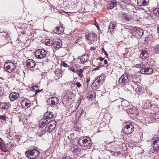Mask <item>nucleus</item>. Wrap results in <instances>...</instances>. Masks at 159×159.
I'll return each instance as SVG.
<instances>
[{
	"instance_id": "obj_10",
	"label": "nucleus",
	"mask_w": 159,
	"mask_h": 159,
	"mask_svg": "<svg viewBox=\"0 0 159 159\" xmlns=\"http://www.w3.org/2000/svg\"><path fill=\"white\" fill-rule=\"evenodd\" d=\"M152 148L154 150L159 151V137H156L152 140Z\"/></svg>"
},
{
	"instance_id": "obj_40",
	"label": "nucleus",
	"mask_w": 159,
	"mask_h": 159,
	"mask_svg": "<svg viewBox=\"0 0 159 159\" xmlns=\"http://www.w3.org/2000/svg\"><path fill=\"white\" fill-rule=\"evenodd\" d=\"M133 33V30L132 32H130L129 34V37L131 38H133L134 37H135V36H134L133 35H132Z\"/></svg>"
},
{
	"instance_id": "obj_48",
	"label": "nucleus",
	"mask_w": 159,
	"mask_h": 159,
	"mask_svg": "<svg viewBox=\"0 0 159 159\" xmlns=\"http://www.w3.org/2000/svg\"><path fill=\"white\" fill-rule=\"evenodd\" d=\"M95 48L94 47H91L90 50H95Z\"/></svg>"
},
{
	"instance_id": "obj_28",
	"label": "nucleus",
	"mask_w": 159,
	"mask_h": 159,
	"mask_svg": "<svg viewBox=\"0 0 159 159\" xmlns=\"http://www.w3.org/2000/svg\"><path fill=\"white\" fill-rule=\"evenodd\" d=\"M1 107L3 109H7L8 108V105L5 102L1 103L0 104Z\"/></svg>"
},
{
	"instance_id": "obj_49",
	"label": "nucleus",
	"mask_w": 159,
	"mask_h": 159,
	"mask_svg": "<svg viewBox=\"0 0 159 159\" xmlns=\"http://www.w3.org/2000/svg\"><path fill=\"white\" fill-rule=\"evenodd\" d=\"M104 64H106L107 63V60H104Z\"/></svg>"
},
{
	"instance_id": "obj_31",
	"label": "nucleus",
	"mask_w": 159,
	"mask_h": 159,
	"mask_svg": "<svg viewBox=\"0 0 159 159\" xmlns=\"http://www.w3.org/2000/svg\"><path fill=\"white\" fill-rule=\"evenodd\" d=\"M116 2H114L111 3H110L108 5L107 8L108 9H111L113 8L115 6H116Z\"/></svg>"
},
{
	"instance_id": "obj_25",
	"label": "nucleus",
	"mask_w": 159,
	"mask_h": 159,
	"mask_svg": "<svg viewBox=\"0 0 159 159\" xmlns=\"http://www.w3.org/2000/svg\"><path fill=\"white\" fill-rule=\"evenodd\" d=\"M46 131L45 129L44 130L42 128H40L37 132V135L39 136H41L46 133Z\"/></svg>"
},
{
	"instance_id": "obj_21",
	"label": "nucleus",
	"mask_w": 159,
	"mask_h": 159,
	"mask_svg": "<svg viewBox=\"0 0 159 159\" xmlns=\"http://www.w3.org/2000/svg\"><path fill=\"white\" fill-rule=\"evenodd\" d=\"M121 100L122 99L119 98L114 101V103L115 106L120 110V107L121 106Z\"/></svg>"
},
{
	"instance_id": "obj_6",
	"label": "nucleus",
	"mask_w": 159,
	"mask_h": 159,
	"mask_svg": "<svg viewBox=\"0 0 159 159\" xmlns=\"http://www.w3.org/2000/svg\"><path fill=\"white\" fill-rule=\"evenodd\" d=\"M123 128V131L127 134H131L134 130V127L130 123H125Z\"/></svg>"
},
{
	"instance_id": "obj_46",
	"label": "nucleus",
	"mask_w": 159,
	"mask_h": 159,
	"mask_svg": "<svg viewBox=\"0 0 159 159\" xmlns=\"http://www.w3.org/2000/svg\"><path fill=\"white\" fill-rule=\"evenodd\" d=\"M94 25L97 27L98 29L99 30V27L98 25V24L97 22H95L94 23Z\"/></svg>"
},
{
	"instance_id": "obj_20",
	"label": "nucleus",
	"mask_w": 159,
	"mask_h": 159,
	"mask_svg": "<svg viewBox=\"0 0 159 159\" xmlns=\"http://www.w3.org/2000/svg\"><path fill=\"white\" fill-rule=\"evenodd\" d=\"M122 103L121 106L120 107V110L125 109L126 107H127L129 104V102L126 100H123L122 99L121 100Z\"/></svg>"
},
{
	"instance_id": "obj_4",
	"label": "nucleus",
	"mask_w": 159,
	"mask_h": 159,
	"mask_svg": "<svg viewBox=\"0 0 159 159\" xmlns=\"http://www.w3.org/2000/svg\"><path fill=\"white\" fill-rule=\"evenodd\" d=\"M39 154V152L38 150L33 149L29 150L25 152L26 156L29 158L34 159L38 157Z\"/></svg>"
},
{
	"instance_id": "obj_56",
	"label": "nucleus",
	"mask_w": 159,
	"mask_h": 159,
	"mask_svg": "<svg viewBox=\"0 0 159 159\" xmlns=\"http://www.w3.org/2000/svg\"><path fill=\"white\" fill-rule=\"evenodd\" d=\"M64 159H67V158H65Z\"/></svg>"
},
{
	"instance_id": "obj_33",
	"label": "nucleus",
	"mask_w": 159,
	"mask_h": 159,
	"mask_svg": "<svg viewBox=\"0 0 159 159\" xmlns=\"http://www.w3.org/2000/svg\"><path fill=\"white\" fill-rule=\"evenodd\" d=\"M141 55L144 57H147L148 56V52L146 51H143L141 52Z\"/></svg>"
},
{
	"instance_id": "obj_38",
	"label": "nucleus",
	"mask_w": 159,
	"mask_h": 159,
	"mask_svg": "<svg viewBox=\"0 0 159 159\" xmlns=\"http://www.w3.org/2000/svg\"><path fill=\"white\" fill-rule=\"evenodd\" d=\"M0 118L3 120H5L6 119V117L5 115H0Z\"/></svg>"
},
{
	"instance_id": "obj_34",
	"label": "nucleus",
	"mask_w": 159,
	"mask_h": 159,
	"mask_svg": "<svg viewBox=\"0 0 159 159\" xmlns=\"http://www.w3.org/2000/svg\"><path fill=\"white\" fill-rule=\"evenodd\" d=\"M22 103L24 104L25 106L27 108H28L29 107L30 105V103L29 102H26L25 100H24L22 102Z\"/></svg>"
},
{
	"instance_id": "obj_15",
	"label": "nucleus",
	"mask_w": 159,
	"mask_h": 159,
	"mask_svg": "<svg viewBox=\"0 0 159 159\" xmlns=\"http://www.w3.org/2000/svg\"><path fill=\"white\" fill-rule=\"evenodd\" d=\"M26 63L28 67L31 68L35 66V61L32 59H28L26 61Z\"/></svg>"
},
{
	"instance_id": "obj_36",
	"label": "nucleus",
	"mask_w": 159,
	"mask_h": 159,
	"mask_svg": "<svg viewBox=\"0 0 159 159\" xmlns=\"http://www.w3.org/2000/svg\"><path fill=\"white\" fill-rule=\"evenodd\" d=\"M38 88V86H34V89L35 90L36 93H35V94H36L38 92H40L41 90H39L37 89Z\"/></svg>"
},
{
	"instance_id": "obj_11",
	"label": "nucleus",
	"mask_w": 159,
	"mask_h": 159,
	"mask_svg": "<svg viewBox=\"0 0 159 159\" xmlns=\"http://www.w3.org/2000/svg\"><path fill=\"white\" fill-rule=\"evenodd\" d=\"M59 102L58 98L56 97H52L49 98L47 100L48 103L50 105H54L57 104Z\"/></svg>"
},
{
	"instance_id": "obj_14",
	"label": "nucleus",
	"mask_w": 159,
	"mask_h": 159,
	"mask_svg": "<svg viewBox=\"0 0 159 159\" xmlns=\"http://www.w3.org/2000/svg\"><path fill=\"white\" fill-rule=\"evenodd\" d=\"M127 112L128 113H130L135 116L139 114V111L138 109L134 107H132L126 110Z\"/></svg>"
},
{
	"instance_id": "obj_13",
	"label": "nucleus",
	"mask_w": 159,
	"mask_h": 159,
	"mask_svg": "<svg viewBox=\"0 0 159 159\" xmlns=\"http://www.w3.org/2000/svg\"><path fill=\"white\" fill-rule=\"evenodd\" d=\"M19 97V93L16 92L11 93L9 96V98L12 101L17 100Z\"/></svg>"
},
{
	"instance_id": "obj_18",
	"label": "nucleus",
	"mask_w": 159,
	"mask_h": 159,
	"mask_svg": "<svg viewBox=\"0 0 159 159\" xmlns=\"http://www.w3.org/2000/svg\"><path fill=\"white\" fill-rule=\"evenodd\" d=\"M89 59V56L87 54L83 55L78 58V59H80L81 61V63H84L86 62Z\"/></svg>"
},
{
	"instance_id": "obj_39",
	"label": "nucleus",
	"mask_w": 159,
	"mask_h": 159,
	"mask_svg": "<svg viewBox=\"0 0 159 159\" xmlns=\"http://www.w3.org/2000/svg\"><path fill=\"white\" fill-rule=\"evenodd\" d=\"M61 64L62 66L64 67H67L68 66V67H69V66L67 65V64L64 62H62L61 63Z\"/></svg>"
},
{
	"instance_id": "obj_50",
	"label": "nucleus",
	"mask_w": 159,
	"mask_h": 159,
	"mask_svg": "<svg viewBox=\"0 0 159 159\" xmlns=\"http://www.w3.org/2000/svg\"><path fill=\"white\" fill-rule=\"evenodd\" d=\"M89 80H90V78H88L87 80L86 81L87 82V83L89 82Z\"/></svg>"
},
{
	"instance_id": "obj_44",
	"label": "nucleus",
	"mask_w": 159,
	"mask_h": 159,
	"mask_svg": "<svg viewBox=\"0 0 159 159\" xmlns=\"http://www.w3.org/2000/svg\"><path fill=\"white\" fill-rule=\"evenodd\" d=\"M76 85L79 88H80L81 86V84L79 82H76Z\"/></svg>"
},
{
	"instance_id": "obj_54",
	"label": "nucleus",
	"mask_w": 159,
	"mask_h": 159,
	"mask_svg": "<svg viewBox=\"0 0 159 159\" xmlns=\"http://www.w3.org/2000/svg\"><path fill=\"white\" fill-rule=\"evenodd\" d=\"M157 30L158 33H159V27L158 28H157Z\"/></svg>"
},
{
	"instance_id": "obj_17",
	"label": "nucleus",
	"mask_w": 159,
	"mask_h": 159,
	"mask_svg": "<svg viewBox=\"0 0 159 159\" xmlns=\"http://www.w3.org/2000/svg\"><path fill=\"white\" fill-rule=\"evenodd\" d=\"M86 39L90 41L91 43L93 44L95 40V35L94 34H90L86 35Z\"/></svg>"
},
{
	"instance_id": "obj_19",
	"label": "nucleus",
	"mask_w": 159,
	"mask_h": 159,
	"mask_svg": "<svg viewBox=\"0 0 159 159\" xmlns=\"http://www.w3.org/2000/svg\"><path fill=\"white\" fill-rule=\"evenodd\" d=\"M149 0H137V3L139 6H146L148 4Z\"/></svg>"
},
{
	"instance_id": "obj_29",
	"label": "nucleus",
	"mask_w": 159,
	"mask_h": 159,
	"mask_svg": "<svg viewBox=\"0 0 159 159\" xmlns=\"http://www.w3.org/2000/svg\"><path fill=\"white\" fill-rule=\"evenodd\" d=\"M53 114L52 112H47L46 114V119H50L53 116Z\"/></svg>"
},
{
	"instance_id": "obj_55",
	"label": "nucleus",
	"mask_w": 159,
	"mask_h": 159,
	"mask_svg": "<svg viewBox=\"0 0 159 159\" xmlns=\"http://www.w3.org/2000/svg\"><path fill=\"white\" fill-rule=\"evenodd\" d=\"M103 59L102 58H100V61H102L103 60Z\"/></svg>"
},
{
	"instance_id": "obj_7",
	"label": "nucleus",
	"mask_w": 159,
	"mask_h": 159,
	"mask_svg": "<svg viewBox=\"0 0 159 159\" xmlns=\"http://www.w3.org/2000/svg\"><path fill=\"white\" fill-rule=\"evenodd\" d=\"M56 122L55 120H51L49 121L47 124V126L45 127V129L46 131L50 133L54 130L56 126Z\"/></svg>"
},
{
	"instance_id": "obj_30",
	"label": "nucleus",
	"mask_w": 159,
	"mask_h": 159,
	"mask_svg": "<svg viewBox=\"0 0 159 159\" xmlns=\"http://www.w3.org/2000/svg\"><path fill=\"white\" fill-rule=\"evenodd\" d=\"M61 71L59 70V69H56L55 71V73L58 77H60L61 76Z\"/></svg>"
},
{
	"instance_id": "obj_51",
	"label": "nucleus",
	"mask_w": 159,
	"mask_h": 159,
	"mask_svg": "<svg viewBox=\"0 0 159 159\" xmlns=\"http://www.w3.org/2000/svg\"><path fill=\"white\" fill-rule=\"evenodd\" d=\"M104 54L105 55H106V56H108V54L106 52V51H105V52H104Z\"/></svg>"
},
{
	"instance_id": "obj_32",
	"label": "nucleus",
	"mask_w": 159,
	"mask_h": 159,
	"mask_svg": "<svg viewBox=\"0 0 159 159\" xmlns=\"http://www.w3.org/2000/svg\"><path fill=\"white\" fill-rule=\"evenodd\" d=\"M153 12L155 16L159 17V8H157L155 9Z\"/></svg>"
},
{
	"instance_id": "obj_1",
	"label": "nucleus",
	"mask_w": 159,
	"mask_h": 159,
	"mask_svg": "<svg viewBox=\"0 0 159 159\" xmlns=\"http://www.w3.org/2000/svg\"><path fill=\"white\" fill-rule=\"evenodd\" d=\"M10 39L8 33L4 32H0V46H3L8 43Z\"/></svg>"
},
{
	"instance_id": "obj_2",
	"label": "nucleus",
	"mask_w": 159,
	"mask_h": 159,
	"mask_svg": "<svg viewBox=\"0 0 159 159\" xmlns=\"http://www.w3.org/2000/svg\"><path fill=\"white\" fill-rule=\"evenodd\" d=\"M131 81L129 75L127 73L124 74L119 80L118 82L123 85H126L129 84V82Z\"/></svg>"
},
{
	"instance_id": "obj_35",
	"label": "nucleus",
	"mask_w": 159,
	"mask_h": 159,
	"mask_svg": "<svg viewBox=\"0 0 159 159\" xmlns=\"http://www.w3.org/2000/svg\"><path fill=\"white\" fill-rule=\"evenodd\" d=\"M154 51L156 53H159V44L155 47Z\"/></svg>"
},
{
	"instance_id": "obj_23",
	"label": "nucleus",
	"mask_w": 159,
	"mask_h": 159,
	"mask_svg": "<svg viewBox=\"0 0 159 159\" xmlns=\"http://www.w3.org/2000/svg\"><path fill=\"white\" fill-rule=\"evenodd\" d=\"M64 29L62 27H57L56 28L55 33L57 34H60L64 32Z\"/></svg>"
},
{
	"instance_id": "obj_16",
	"label": "nucleus",
	"mask_w": 159,
	"mask_h": 159,
	"mask_svg": "<svg viewBox=\"0 0 159 159\" xmlns=\"http://www.w3.org/2000/svg\"><path fill=\"white\" fill-rule=\"evenodd\" d=\"M62 43L61 40L59 39H56L53 43V47L58 49L61 47Z\"/></svg>"
},
{
	"instance_id": "obj_37",
	"label": "nucleus",
	"mask_w": 159,
	"mask_h": 159,
	"mask_svg": "<svg viewBox=\"0 0 159 159\" xmlns=\"http://www.w3.org/2000/svg\"><path fill=\"white\" fill-rule=\"evenodd\" d=\"M101 82V80L100 79V77L98 78L97 79H96V80L95 81V82H97L98 84H99V83Z\"/></svg>"
},
{
	"instance_id": "obj_27",
	"label": "nucleus",
	"mask_w": 159,
	"mask_h": 159,
	"mask_svg": "<svg viewBox=\"0 0 159 159\" xmlns=\"http://www.w3.org/2000/svg\"><path fill=\"white\" fill-rule=\"evenodd\" d=\"M135 91L139 95H142L144 92L143 90L140 88L137 87L135 89Z\"/></svg>"
},
{
	"instance_id": "obj_53",
	"label": "nucleus",
	"mask_w": 159,
	"mask_h": 159,
	"mask_svg": "<svg viewBox=\"0 0 159 159\" xmlns=\"http://www.w3.org/2000/svg\"><path fill=\"white\" fill-rule=\"evenodd\" d=\"M148 107H151V104H150V103H149V104L148 105Z\"/></svg>"
},
{
	"instance_id": "obj_24",
	"label": "nucleus",
	"mask_w": 159,
	"mask_h": 159,
	"mask_svg": "<svg viewBox=\"0 0 159 159\" xmlns=\"http://www.w3.org/2000/svg\"><path fill=\"white\" fill-rule=\"evenodd\" d=\"M116 25L115 22H111L108 27L109 30H110V32H111L112 31H113V30L115 29Z\"/></svg>"
},
{
	"instance_id": "obj_8",
	"label": "nucleus",
	"mask_w": 159,
	"mask_h": 159,
	"mask_svg": "<svg viewBox=\"0 0 159 159\" xmlns=\"http://www.w3.org/2000/svg\"><path fill=\"white\" fill-rule=\"evenodd\" d=\"M143 34V31L142 29L134 28L133 30L132 35L134 36H135L136 38H140L142 37Z\"/></svg>"
},
{
	"instance_id": "obj_42",
	"label": "nucleus",
	"mask_w": 159,
	"mask_h": 159,
	"mask_svg": "<svg viewBox=\"0 0 159 159\" xmlns=\"http://www.w3.org/2000/svg\"><path fill=\"white\" fill-rule=\"evenodd\" d=\"M78 74L80 76L81 78H82V70H80L78 72Z\"/></svg>"
},
{
	"instance_id": "obj_3",
	"label": "nucleus",
	"mask_w": 159,
	"mask_h": 159,
	"mask_svg": "<svg viewBox=\"0 0 159 159\" xmlns=\"http://www.w3.org/2000/svg\"><path fill=\"white\" fill-rule=\"evenodd\" d=\"M49 52L44 49H38L35 51V57L38 59H42L48 57L49 55Z\"/></svg>"
},
{
	"instance_id": "obj_41",
	"label": "nucleus",
	"mask_w": 159,
	"mask_h": 159,
	"mask_svg": "<svg viewBox=\"0 0 159 159\" xmlns=\"http://www.w3.org/2000/svg\"><path fill=\"white\" fill-rule=\"evenodd\" d=\"M150 37L149 35H148L146 38H145L144 41L145 42H147L149 41V40L150 39H149L150 37Z\"/></svg>"
},
{
	"instance_id": "obj_22",
	"label": "nucleus",
	"mask_w": 159,
	"mask_h": 159,
	"mask_svg": "<svg viewBox=\"0 0 159 159\" xmlns=\"http://www.w3.org/2000/svg\"><path fill=\"white\" fill-rule=\"evenodd\" d=\"M48 120L45 119V118L43 119H42L40 121L39 123V127L40 128H43L45 125L47 126Z\"/></svg>"
},
{
	"instance_id": "obj_26",
	"label": "nucleus",
	"mask_w": 159,
	"mask_h": 159,
	"mask_svg": "<svg viewBox=\"0 0 159 159\" xmlns=\"http://www.w3.org/2000/svg\"><path fill=\"white\" fill-rule=\"evenodd\" d=\"M53 42L49 39H47L45 40V43L46 45L50 46L52 45L53 46Z\"/></svg>"
},
{
	"instance_id": "obj_52",
	"label": "nucleus",
	"mask_w": 159,
	"mask_h": 159,
	"mask_svg": "<svg viewBox=\"0 0 159 159\" xmlns=\"http://www.w3.org/2000/svg\"><path fill=\"white\" fill-rule=\"evenodd\" d=\"M155 118H158L157 116V114H155Z\"/></svg>"
},
{
	"instance_id": "obj_47",
	"label": "nucleus",
	"mask_w": 159,
	"mask_h": 159,
	"mask_svg": "<svg viewBox=\"0 0 159 159\" xmlns=\"http://www.w3.org/2000/svg\"><path fill=\"white\" fill-rule=\"evenodd\" d=\"M100 67V66H98L96 68H95L94 69V70H99V68Z\"/></svg>"
},
{
	"instance_id": "obj_45",
	"label": "nucleus",
	"mask_w": 159,
	"mask_h": 159,
	"mask_svg": "<svg viewBox=\"0 0 159 159\" xmlns=\"http://www.w3.org/2000/svg\"><path fill=\"white\" fill-rule=\"evenodd\" d=\"M81 39V38L79 37L75 41V43H78V42L80 41V39Z\"/></svg>"
},
{
	"instance_id": "obj_12",
	"label": "nucleus",
	"mask_w": 159,
	"mask_h": 159,
	"mask_svg": "<svg viewBox=\"0 0 159 159\" xmlns=\"http://www.w3.org/2000/svg\"><path fill=\"white\" fill-rule=\"evenodd\" d=\"M142 68L140 70V72L142 74L145 73L147 75H150L153 72V70L151 68L146 67L144 66V67H142Z\"/></svg>"
},
{
	"instance_id": "obj_9",
	"label": "nucleus",
	"mask_w": 159,
	"mask_h": 159,
	"mask_svg": "<svg viewBox=\"0 0 159 159\" xmlns=\"http://www.w3.org/2000/svg\"><path fill=\"white\" fill-rule=\"evenodd\" d=\"M15 67V64L11 62L6 63L4 65L5 69L9 73L12 72Z\"/></svg>"
},
{
	"instance_id": "obj_43",
	"label": "nucleus",
	"mask_w": 159,
	"mask_h": 159,
	"mask_svg": "<svg viewBox=\"0 0 159 159\" xmlns=\"http://www.w3.org/2000/svg\"><path fill=\"white\" fill-rule=\"evenodd\" d=\"M70 70L72 71L73 72H76V70H75V69L72 66L71 67H70L69 69Z\"/></svg>"
},
{
	"instance_id": "obj_5",
	"label": "nucleus",
	"mask_w": 159,
	"mask_h": 159,
	"mask_svg": "<svg viewBox=\"0 0 159 159\" xmlns=\"http://www.w3.org/2000/svg\"><path fill=\"white\" fill-rule=\"evenodd\" d=\"M91 142V140L90 139L86 137H81L78 140L79 144L82 146H88Z\"/></svg>"
}]
</instances>
